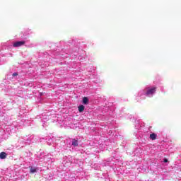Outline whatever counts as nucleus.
Here are the masks:
<instances>
[{
    "label": "nucleus",
    "instance_id": "obj_1",
    "mask_svg": "<svg viewBox=\"0 0 181 181\" xmlns=\"http://www.w3.org/2000/svg\"><path fill=\"white\" fill-rule=\"evenodd\" d=\"M25 41H17L13 44V47H21V46H23L25 45Z\"/></svg>",
    "mask_w": 181,
    "mask_h": 181
},
{
    "label": "nucleus",
    "instance_id": "obj_2",
    "mask_svg": "<svg viewBox=\"0 0 181 181\" xmlns=\"http://www.w3.org/2000/svg\"><path fill=\"white\" fill-rule=\"evenodd\" d=\"M156 92V87H153V88H149L148 90H147L146 94V95H151Z\"/></svg>",
    "mask_w": 181,
    "mask_h": 181
},
{
    "label": "nucleus",
    "instance_id": "obj_3",
    "mask_svg": "<svg viewBox=\"0 0 181 181\" xmlns=\"http://www.w3.org/2000/svg\"><path fill=\"white\" fill-rule=\"evenodd\" d=\"M7 154L5 152L0 153V159H6Z\"/></svg>",
    "mask_w": 181,
    "mask_h": 181
},
{
    "label": "nucleus",
    "instance_id": "obj_4",
    "mask_svg": "<svg viewBox=\"0 0 181 181\" xmlns=\"http://www.w3.org/2000/svg\"><path fill=\"white\" fill-rule=\"evenodd\" d=\"M157 136H158L155 133H152L151 134H150V139H152V141H155Z\"/></svg>",
    "mask_w": 181,
    "mask_h": 181
},
{
    "label": "nucleus",
    "instance_id": "obj_5",
    "mask_svg": "<svg viewBox=\"0 0 181 181\" xmlns=\"http://www.w3.org/2000/svg\"><path fill=\"white\" fill-rule=\"evenodd\" d=\"M72 145L73 146H78V141L73 139Z\"/></svg>",
    "mask_w": 181,
    "mask_h": 181
},
{
    "label": "nucleus",
    "instance_id": "obj_6",
    "mask_svg": "<svg viewBox=\"0 0 181 181\" xmlns=\"http://www.w3.org/2000/svg\"><path fill=\"white\" fill-rule=\"evenodd\" d=\"M78 108L79 112H83V111H84V106L83 105H79Z\"/></svg>",
    "mask_w": 181,
    "mask_h": 181
},
{
    "label": "nucleus",
    "instance_id": "obj_7",
    "mask_svg": "<svg viewBox=\"0 0 181 181\" xmlns=\"http://www.w3.org/2000/svg\"><path fill=\"white\" fill-rule=\"evenodd\" d=\"M83 103L84 104H86V105L88 104V98L84 97V98H83Z\"/></svg>",
    "mask_w": 181,
    "mask_h": 181
},
{
    "label": "nucleus",
    "instance_id": "obj_8",
    "mask_svg": "<svg viewBox=\"0 0 181 181\" xmlns=\"http://www.w3.org/2000/svg\"><path fill=\"white\" fill-rule=\"evenodd\" d=\"M36 172H37L36 168L31 167L30 173H36Z\"/></svg>",
    "mask_w": 181,
    "mask_h": 181
},
{
    "label": "nucleus",
    "instance_id": "obj_9",
    "mask_svg": "<svg viewBox=\"0 0 181 181\" xmlns=\"http://www.w3.org/2000/svg\"><path fill=\"white\" fill-rule=\"evenodd\" d=\"M13 77L18 76V73H13Z\"/></svg>",
    "mask_w": 181,
    "mask_h": 181
},
{
    "label": "nucleus",
    "instance_id": "obj_10",
    "mask_svg": "<svg viewBox=\"0 0 181 181\" xmlns=\"http://www.w3.org/2000/svg\"><path fill=\"white\" fill-rule=\"evenodd\" d=\"M163 162H164L165 163H167L168 159H167V158H165L164 160H163Z\"/></svg>",
    "mask_w": 181,
    "mask_h": 181
}]
</instances>
